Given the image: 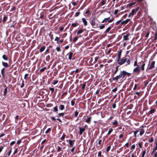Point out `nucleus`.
Masks as SVG:
<instances>
[{
	"label": "nucleus",
	"mask_w": 157,
	"mask_h": 157,
	"mask_svg": "<svg viewBox=\"0 0 157 157\" xmlns=\"http://www.w3.org/2000/svg\"><path fill=\"white\" fill-rule=\"evenodd\" d=\"M90 22L94 28H97L99 26V25L100 22L95 17H94L90 20Z\"/></svg>",
	"instance_id": "nucleus-1"
},
{
	"label": "nucleus",
	"mask_w": 157,
	"mask_h": 157,
	"mask_svg": "<svg viewBox=\"0 0 157 157\" xmlns=\"http://www.w3.org/2000/svg\"><path fill=\"white\" fill-rule=\"evenodd\" d=\"M132 74L131 73H129L127 72L124 71H121L119 75L115 77H113V78H124L126 77V76L129 77Z\"/></svg>",
	"instance_id": "nucleus-2"
},
{
	"label": "nucleus",
	"mask_w": 157,
	"mask_h": 157,
	"mask_svg": "<svg viewBox=\"0 0 157 157\" xmlns=\"http://www.w3.org/2000/svg\"><path fill=\"white\" fill-rule=\"evenodd\" d=\"M81 70V68H78L75 71H73V73L74 74L73 75V78L75 77L76 78H82L81 74H80L79 75V74H78V73Z\"/></svg>",
	"instance_id": "nucleus-3"
},
{
	"label": "nucleus",
	"mask_w": 157,
	"mask_h": 157,
	"mask_svg": "<svg viewBox=\"0 0 157 157\" xmlns=\"http://www.w3.org/2000/svg\"><path fill=\"white\" fill-rule=\"evenodd\" d=\"M125 57H123L122 58H120L117 59V63L119 65H122L125 62Z\"/></svg>",
	"instance_id": "nucleus-4"
},
{
	"label": "nucleus",
	"mask_w": 157,
	"mask_h": 157,
	"mask_svg": "<svg viewBox=\"0 0 157 157\" xmlns=\"http://www.w3.org/2000/svg\"><path fill=\"white\" fill-rule=\"evenodd\" d=\"M130 19H127L123 21H122L120 24V25L121 26L123 25H124L126 24H127L130 21Z\"/></svg>",
	"instance_id": "nucleus-5"
},
{
	"label": "nucleus",
	"mask_w": 157,
	"mask_h": 157,
	"mask_svg": "<svg viewBox=\"0 0 157 157\" xmlns=\"http://www.w3.org/2000/svg\"><path fill=\"white\" fill-rule=\"evenodd\" d=\"M140 67L139 66H138V67H137L136 68H135L133 71V72L137 75L139 74L140 72Z\"/></svg>",
	"instance_id": "nucleus-6"
},
{
	"label": "nucleus",
	"mask_w": 157,
	"mask_h": 157,
	"mask_svg": "<svg viewBox=\"0 0 157 157\" xmlns=\"http://www.w3.org/2000/svg\"><path fill=\"white\" fill-rule=\"evenodd\" d=\"M108 82L105 80H104L101 82V85L102 87H106L108 86Z\"/></svg>",
	"instance_id": "nucleus-7"
},
{
	"label": "nucleus",
	"mask_w": 157,
	"mask_h": 157,
	"mask_svg": "<svg viewBox=\"0 0 157 157\" xmlns=\"http://www.w3.org/2000/svg\"><path fill=\"white\" fill-rule=\"evenodd\" d=\"M155 61L152 62L150 66L148 67V69L149 70H151L154 68L155 67Z\"/></svg>",
	"instance_id": "nucleus-8"
},
{
	"label": "nucleus",
	"mask_w": 157,
	"mask_h": 157,
	"mask_svg": "<svg viewBox=\"0 0 157 157\" xmlns=\"http://www.w3.org/2000/svg\"><path fill=\"white\" fill-rule=\"evenodd\" d=\"M117 59H120L121 58V54L122 52V50L121 49H120L119 51H117Z\"/></svg>",
	"instance_id": "nucleus-9"
},
{
	"label": "nucleus",
	"mask_w": 157,
	"mask_h": 157,
	"mask_svg": "<svg viewBox=\"0 0 157 157\" xmlns=\"http://www.w3.org/2000/svg\"><path fill=\"white\" fill-rule=\"evenodd\" d=\"M75 141V140H69V144L70 145V147H73V145L74 144V142Z\"/></svg>",
	"instance_id": "nucleus-10"
},
{
	"label": "nucleus",
	"mask_w": 157,
	"mask_h": 157,
	"mask_svg": "<svg viewBox=\"0 0 157 157\" xmlns=\"http://www.w3.org/2000/svg\"><path fill=\"white\" fill-rule=\"evenodd\" d=\"M139 9V7L136 8V9H133L132 10L131 12V14L132 15H133L135 14L136 13V12Z\"/></svg>",
	"instance_id": "nucleus-11"
},
{
	"label": "nucleus",
	"mask_w": 157,
	"mask_h": 157,
	"mask_svg": "<svg viewBox=\"0 0 157 157\" xmlns=\"http://www.w3.org/2000/svg\"><path fill=\"white\" fill-rule=\"evenodd\" d=\"M79 134L80 135H81L82 134L83 132H84L85 130L83 128H82V127H79Z\"/></svg>",
	"instance_id": "nucleus-12"
},
{
	"label": "nucleus",
	"mask_w": 157,
	"mask_h": 157,
	"mask_svg": "<svg viewBox=\"0 0 157 157\" xmlns=\"http://www.w3.org/2000/svg\"><path fill=\"white\" fill-rule=\"evenodd\" d=\"M82 22L83 23L84 25L85 26H86L87 25V22L86 19L84 18H82Z\"/></svg>",
	"instance_id": "nucleus-13"
},
{
	"label": "nucleus",
	"mask_w": 157,
	"mask_h": 157,
	"mask_svg": "<svg viewBox=\"0 0 157 157\" xmlns=\"http://www.w3.org/2000/svg\"><path fill=\"white\" fill-rule=\"evenodd\" d=\"M92 119V117H88L87 119H86L85 120V122L89 124H90L91 121V119Z\"/></svg>",
	"instance_id": "nucleus-14"
},
{
	"label": "nucleus",
	"mask_w": 157,
	"mask_h": 157,
	"mask_svg": "<svg viewBox=\"0 0 157 157\" xmlns=\"http://www.w3.org/2000/svg\"><path fill=\"white\" fill-rule=\"evenodd\" d=\"M156 111V109H151L148 113L147 114L149 115L150 114H152L154 113Z\"/></svg>",
	"instance_id": "nucleus-15"
},
{
	"label": "nucleus",
	"mask_w": 157,
	"mask_h": 157,
	"mask_svg": "<svg viewBox=\"0 0 157 157\" xmlns=\"http://www.w3.org/2000/svg\"><path fill=\"white\" fill-rule=\"evenodd\" d=\"M118 121L117 120H115L114 122H112V124L114 126H118Z\"/></svg>",
	"instance_id": "nucleus-16"
},
{
	"label": "nucleus",
	"mask_w": 157,
	"mask_h": 157,
	"mask_svg": "<svg viewBox=\"0 0 157 157\" xmlns=\"http://www.w3.org/2000/svg\"><path fill=\"white\" fill-rule=\"evenodd\" d=\"M130 34L129 33L127 34L126 35H124L123 38H124V40H128V37L129 36Z\"/></svg>",
	"instance_id": "nucleus-17"
},
{
	"label": "nucleus",
	"mask_w": 157,
	"mask_h": 157,
	"mask_svg": "<svg viewBox=\"0 0 157 157\" xmlns=\"http://www.w3.org/2000/svg\"><path fill=\"white\" fill-rule=\"evenodd\" d=\"M106 2V0H101L99 4H100L101 6H103L104 5Z\"/></svg>",
	"instance_id": "nucleus-18"
},
{
	"label": "nucleus",
	"mask_w": 157,
	"mask_h": 157,
	"mask_svg": "<svg viewBox=\"0 0 157 157\" xmlns=\"http://www.w3.org/2000/svg\"><path fill=\"white\" fill-rule=\"evenodd\" d=\"M46 46L45 45L43 46L39 49V51L40 52H42L45 49Z\"/></svg>",
	"instance_id": "nucleus-19"
},
{
	"label": "nucleus",
	"mask_w": 157,
	"mask_h": 157,
	"mask_svg": "<svg viewBox=\"0 0 157 157\" xmlns=\"http://www.w3.org/2000/svg\"><path fill=\"white\" fill-rule=\"evenodd\" d=\"M113 27V26H112V27H111L110 26L105 31V32L104 33H108L109 31L111 30V28Z\"/></svg>",
	"instance_id": "nucleus-20"
},
{
	"label": "nucleus",
	"mask_w": 157,
	"mask_h": 157,
	"mask_svg": "<svg viewBox=\"0 0 157 157\" xmlns=\"http://www.w3.org/2000/svg\"><path fill=\"white\" fill-rule=\"evenodd\" d=\"M73 54V53L72 52H69V56H68V59H69L71 60L72 59Z\"/></svg>",
	"instance_id": "nucleus-21"
},
{
	"label": "nucleus",
	"mask_w": 157,
	"mask_h": 157,
	"mask_svg": "<svg viewBox=\"0 0 157 157\" xmlns=\"http://www.w3.org/2000/svg\"><path fill=\"white\" fill-rule=\"evenodd\" d=\"M84 31L83 29H79L77 33V34H79L82 33Z\"/></svg>",
	"instance_id": "nucleus-22"
},
{
	"label": "nucleus",
	"mask_w": 157,
	"mask_h": 157,
	"mask_svg": "<svg viewBox=\"0 0 157 157\" xmlns=\"http://www.w3.org/2000/svg\"><path fill=\"white\" fill-rule=\"evenodd\" d=\"M125 62H127V63L128 65H129L131 63V60H130L128 58H125Z\"/></svg>",
	"instance_id": "nucleus-23"
},
{
	"label": "nucleus",
	"mask_w": 157,
	"mask_h": 157,
	"mask_svg": "<svg viewBox=\"0 0 157 157\" xmlns=\"http://www.w3.org/2000/svg\"><path fill=\"white\" fill-rule=\"evenodd\" d=\"M78 25H79V24L76 23H72L71 25V26L73 27H75Z\"/></svg>",
	"instance_id": "nucleus-24"
},
{
	"label": "nucleus",
	"mask_w": 157,
	"mask_h": 157,
	"mask_svg": "<svg viewBox=\"0 0 157 157\" xmlns=\"http://www.w3.org/2000/svg\"><path fill=\"white\" fill-rule=\"evenodd\" d=\"M140 130V135L141 136L144 133V131L143 129H141Z\"/></svg>",
	"instance_id": "nucleus-25"
},
{
	"label": "nucleus",
	"mask_w": 157,
	"mask_h": 157,
	"mask_svg": "<svg viewBox=\"0 0 157 157\" xmlns=\"http://www.w3.org/2000/svg\"><path fill=\"white\" fill-rule=\"evenodd\" d=\"M2 64L3 66L6 67H9V65L8 64V63H7L4 62H2Z\"/></svg>",
	"instance_id": "nucleus-26"
},
{
	"label": "nucleus",
	"mask_w": 157,
	"mask_h": 157,
	"mask_svg": "<svg viewBox=\"0 0 157 157\" xmlns=\"http://www.w3.org/2000/svg\"><path fill=\"white\" fill-rule=\"evenodd\" d=\"M64 113H59L57 115V117H64Z\"/></svg>",
	"instance_id": "nucleus-27"
},
{
	"label": "nucleus",
	"mask_w": 157,
	"mask_h": 157,
	"mask_svg": "<svg viewBox=\"0 0 157 157\" xmlns=\"http://www.w3.org/2000/svg\"><path fill=\"white\" fill-rule=\"evenodd\" d=\"M64 109V106L63 105H60V106L59 107V109L62 110H63Z\"/></svg>",
	"instance_id": "nucleus-28"
},
{
	"label": "nucleus",
	"mask_w": 157,
	"mask_h": 157,
	"mask_svg": "<svg viewBox=\"0 0 157 157\" xmlns=\"http://www.w3.org/2000/svg\"><path fill=\"white\" fill-rule=\"evenodd\" d=\"M123 20V19L121 18L120 20L117 21L115 23V24L116 25H118L121 22V21Z\"/></svg>",
	"instance_id": "nucleus-29"
},
{
	"label": "nucleus",
	"mask_w": 157,
	"mask_h": 157,
	"mask_svg": "<svg viewBox=\"0 0 157 157\" xmlns=\"http://www.w3.org/2000/svg\"><path fill=\"white\" fill-rule=\"evenodd\" d=\"M61 148H62L61 147H60V146H58L57 147V152H59L60 151H62V152H63V150H61ZM62 154H63V152H62Z\"/></svg>",
	"instance_id": "nucleus-30"
},
{
	"label": "nucleus",
	"mask_w": 157,
	"mask_h": 157,
	"mask_svg": "<svg viewBox=\"0 0 157 157\" xmlns=\"http://www.w3.org/2000/svg\"><path fill=\"white\" fill-rule=\"evenodd\" d=\"M66 136V135L64 133H63V136L61 137V138L60 139V140H62V141L64 140Z\"/></svg>",
	"instance_id": "nucleus-31"
},
{
	"label": "nucleus",
	"mask_w": 157,
	"mask_h": 157,
	"mask_svg": "<svg viewBox=\"0 0 157 157\" xmlns=\"http://www.w3.org/2000/svg\"><path fill=\"white\" fill-rule=\"evenodd\" d=\"M113 131V129L112 128H111L109 129V130L108 132V133L107 134V135L109 136L110 135V134Z\"/></svg>",
	"instance_id": "nucleus-32"
},
{
	"label": "nucleus",
	"mask_w": 157,
	"mask_h": 157,
	"mask_svg": "<svg viewBox=\"0 0 157 157\" xmlns=\"http://www.w3.org/2000/svg\"><path fill=\"white\" fill-rule=\"evenodd\" d=\"M142 62L143 63V64L141 66V69L142 70V71H143L144 70V67L145 64L143 62V61H142Z\"/></svg>",
	"instance_id": "nucleus-33"
},
{
	"label": "nucleus",
	"mask_w": 157,
	"mask_h": 157,
	"mask_svg": "<svg viewBox=\"0 0 157 157\" xmlns=\"http://www.w3.org/2000/svg\"><path fill=\"white\" fill-rule=\"evenodd\" d=\"M139 131V130H138V129L136 131H132L130 132L129 133V134H131L132 132H133L134 133V134H136V133H137Z\"/></svg>",
	"instance_id": "nucleus-34"
},
{
	"label": "nucleus",
	"mask_w": 157,
	"mask_h": 157,
	"mask_svg": "<svg viewBox=\"0 0 157 157\" xmlns=\"http://www.w3.org/2000/svg\"><path fill=\"white\" fill-rule=\"evenodd\" d=\"M146 151L145 149H145L143 151L142 153V157H144L145 155L146 154Z\"/></svg>",
	"instance_id": "nucleus-35"
},
{
	"label": "nucleus",
	"mask_w": 157,
	"mask_h": 157,
	"mask_svg": "<svg viewBox=\"0 0 157 157\" xmlns=\"http://www.w3.org/2000/svg\"><path fill=\"white\" fill-rule=\"evenodd\" d=\"M137 84H135L134 86V87L133 88V90H135L136 89H137L138 90H139L140 89V87H137Z\"/></svg>",
	"instance_id": "nucleus-36"
},
{
	"label": "nucleus",
	"mask_w": 157,
	"mask_h": 157,
	"mask_svg": "<svg viewBox=\"0 0 157 157\" xmlns=\"http://www.w3.org/2000/svg\"><path fill=\"white\" fill-rule=\"evenodd\" d=\"M96 80H94V82L96 81L94 83V85L95 86H96V85H97L98 84V82H99V81H100L101 80V79H100V81H99V79H96Z\"/></svg>",
	"instance_id": "nucleus-37"
},
{
	"label": "nucleus",
	"mask_w": 157,
	"mask_h": 157,
	"mask_svg": "<svg viewBox=\"0 0 157 157\" xmlns=\"http://www.w3.org/2000/svg\"><path fill=\"white\" fill-rule=\"evenodd\" d=\"M36 43V40H33V42L32 43V45L31 46V48H33L34 46L35 45V44Z\"/></svg>",
	"instance_id": "nucleus-38"
},
{
	"label": "nucleus",
	"mask_w": 157,
	"mask_h": 157,
	"mask_svg": "<svg viewBox=\"0 0 157 157\" xmlns=\"http://www.w3.org/2000/svg\"><path fill=\"white\" fill-rule=\"evenodd\" d=\"M2 58L5 60H8V57L6 56V55H4L2 56Z\"/></svg>",
	"instance_id": "nucleus-39"
},
{
	"label": "nucleus",
	"mask_w": 157,
	"mask_h": 157,
	"mask_svg": "<svg viewBox=\"0 0 157 157\" xmlns=\"http://www.w3.org/2000/svg\"><path fill=\"white\" fill-rule=\"evenodd\" d=\"M136 1H137L138 2V3L139 4V5L141 6L142 5V2L143 1V0H135Z\"/></svg>",
	"instance_id": "nucleus-40"
},
{
	"label": "nucleus",
	"mask_w": 157,
	"mask_h": 157,
	"mask_svg": "<svg viewBox=\"0 0 157 157\" xmlns=\"http://www.w3.org/2000/svg\"><path fill=\"white\" fill-rule=\"evenodd\" d=\"M78 112L77 111V110H76L74 113V116L75 117H78Z\"/></svg>",
	"instance_id": "nucleus-41"
},
{
	"label": "nucleus",
	"mask_w": 157,
	"mask_h": 157,
	"mask_svg": "<svg viewBox=\"0 0 157 157\" xmlns=\"http://www.w3.org/2000/svg\"><path fill=\"white\" fill-rule=\"evenodd\" d=\"M67 94V92H65L63 94L61 97V99L63 98H64V95H66Z\"/></svg>",
	"instance_id": "nucleus-42"
},
{
	"label": "nucleus",
	"mask_w": 157,
	"mask_h": 157,
	"mask_svg": "<svg viewBox=\"0 0 157 157\" xmlns=\"http://www.w3.org/2000/svg\"><path fill=\"white\" fill-rule=\"evenodd\" d=\"M80 12H76L75 14L74 17H77L78 16L80 15Z\"/></svg>",
	"instance_id": "nucleus-43"
},
{
	"label": "nucleus",
	"mask_w": 157,
	"mask_h": 157,
	"mask_svg": "<svg viewBox=\"0 0 157 157\" xmlns=\"http://www.w3.org/2000/svg\"><path fill=\"white\" fill-rule=\"evenodd\" d=\"M49 90H51V94H52L54 91V89L53 88L49 87Z\"/></svg>",
	"instance_id": "nucleus-44"
},
{
	"label": "nucleus",
	"mask_w": 157,
	"mask_h": 157,
	"mask_svg": "<svg viewBox=\"0 0 157 157\" xmlns=\"http://www.w3.org/2000/svg\"><path fill=\"white\" fill-rule=\"evenodd\" d=\"M86 82H85L82 85V90H84L85 89V88L86 86Z\"/></svg>",
	"instance_id": "nucleus-45"
},
{
	"label": "nucleus",
	"mask_w": 157,
	"mask_h": 157,
	"mask_svg": "<svg viewBox=\"0 0 157 157\" xmlns=\"http://www.w3.org/2000/svg\"><path fill=\"white\" fill-rule=\"evenodd\" d=\"M60 38L58 37H56L55 40L57 41V43L59 44V40Z\"/></svg>",
	"instance_id": "nucleus-46"
},
{
	"label": "nucleus",
	"mask_w": 157,
	"mask_h": 157,
	"mask_svg": "<svg viewBox=\"0 0 157 157\" xmlns=\"http://www.w3.org/2000/svg\"><path fill=\"white\" fill-rule=\"evenodd\" d=\"M53 111L56 112H57L58 111V109L57 106H55L53 108Z\"/></svg>",
	"instance_id": "nucleus-47"
},
{
	"label": "nucleus",
	"mask_w": 157,
	"mask_h": 157,
	"mask_svg": "<svg viewBox=\"0 0 157 157\" xmlns=\"http://www.w3.org/2000/svg\"><path fill=\"white\" fill-rule=\"evenodd\" d=\"M50 55L47 56L45 58L46 60L47 61H48L50 59Z\"/></svg>",
	"instance_id": "nucleus-48"
},
{
	"label": "nucleus",
	"mask_w": 157,
	"mask_h": 157,
	"mask_svg": "<svg viewBox=\"0 0 157 157\" xmlns=\"http://www.w3.org/2000/svg\"><path fill=\"white\" fill-rule=\"evenodd\" d=\"M56 50H57V51L58 52H60L61 51V49L60 48V47H57L56 48Z\"/></svg>",
	"instance_id": "nucleus-49"
},
{
	"label": "nucleus",
	"mask_w": 157,
	"mask_h": 157,
	"mask_svg": "<svg viewBox=\"0 0 157 157\" xmlns=\"http://www.w3.org/2000/svg\"><path fill=\"white\" fill-rule=\"evenodd\" d=\"M105 27V24H102L101 25L99 26V28L100 29H103Z\"/></svg>",
	"instance_id": "nucleus-50"
},
{
	"label": "nucleus",
	"mask_w": 157,
	"mask_h": 157,
	"mask_svg": "<svg viewBox=\"0 0 157 157\" xmlns=\"http://www.w3.org/2000/svg\"><path fill=\"white\" fill-rule=\"evenodd\" d=\"M51 129L50 128H49L45 132V134H47L49 133L51 131Z\"/></svg>",
	"instance_id": "nucleus-51"
},
{
	"label": "nucleus",
	"mask_w": 157,
	"mask_h": 157,
	"mask_svg": "<svg viewBox=\"0 0 157 157\" xmlns=\"http://www.w3.org/2000/svg\"><path fill=\"white\" fill-rule=\"evenodd\" d=\"M49 49L48 48H47L45 52H44V54L46 55L47 54L49 53Z\"/></svg>",
	"instance_id": "nucleus-52"
},
{
	"label": "nucleus",
	"mask_w": 157,
	"mask_h": 157,
	"mask_svg": "<svg viewBox=\"0 0 157 157\" xmlns=\"http://www.w3.org/2000/svg\"><path fill=\"white\" fill-rule=\"evenodd\" d=\"M11 152V150H10L9 151V153L8 154H6V156L5 157H8L10 155Z\"/></svg>",
	"instance_id": "nucleus-53"
},
{
	"label": "nucleus",
	"mask_w": 157,
	"mask_h": 157,
	"mask_svg": "<svg viewBox=\"0 0 157 157\" xmlns=\"http://www.w3.org/2000/svg\"><path fill=\"white\" fill-rule=\"evenodd\" d=\"M58 82V80H54L53 81L52 84H53L54 85H55Z\"/></svg>",
	"instance_id": "nucleus-54"
},
{
	"label": "nucleus",
	"mask_w": 157,
	"mask_h": 157,
	"mask_svg": "<svg viewBox=\"0 0 157 157\" xmlns=\"http://www.w3.org/2000/svg\"><path fill=\"white\" fill-rule=\"evenodd\" d=\"M111 147V146L110 145H109L107 147V149H106V151L108 152H109V151L110 150V148Z\"/></svg>",
	"instance_id": "nucleus-55"
},
{
	"label": "nucleus",
	"mask_w": 157,
	"mask_h": 157,
	"mask_svg": "<svg viewBox=\"0 0 157 157\" xmlns=\"http://www.w3.org/2000/svg\"><path fill=\"white\" fill-rule=\"evenodd\" d=\"M78 37L77 36H75L73 39V42H75L78 39Z\"/></svg>",
	"instance_id": "nucleus-56"
},
{
	"label": "nucleus",
	"mask_w": 157,
	"mask_h": 157,
	"mask_svg": "<svg viewBox=\"0 0 157 157\" xmlns=\"http://www.w3.org/2000/svg\"><path fill=\"white\" fill-rule=\"evenodd\" d=\"M7 16H6V15H4V17H3L2 21L3 22L5 21H6V19H7Z\"/></svg>",
	"instance_id": "nucleus-57"
},
{
	"label": "nucleus",
	"mask_w": 157,
	"mask_h": 157,
	"mask_svg": "<svg viewBox=\"0 0 157 157\" xmlns=\"http://www.w3.org/2000/svg\"><path fill=\"white\" fill-rule=\"evenodd\" d=\"M46 69V67H44L43 68H42L40 69V71L41 72H44Z\"/></svg>",
	"instance_id": "nucleus-58"
},
{
	"label": "nucleus",
	"mask_w": 157,
	"mask_h": 157,
	"mask_svg": "<svg viewBox=\"0 0 157 157\" xmlns=\"http://www.w3.org/2000/svg\"><path fill=\"white\" fill-rule=\"evenodd\" d=\"M108 20L106 18H104L101 21V23H104L105 22H106L107 21H108Z\"/></svg>",
	"instance_id": "nucleus-59"
},
{
	"label": "nucleus",
	"mask_w": 157,
	"mask_h": 157,
	"mask_svg": "<svg viewBox=\"0 0 157 157\" xmlns=\"http://www.w3.org/2000/svg\"><path fill=\"white\" fill-rule=\"evenodd\" d=\"M136 4V2H133L132 3H129V4H128V5L130 6H132L133 5H135Z\"/></svg>",
	"instance_id": "nucleus-60"
},
{
	"label": "nucleus",
	"mask_w": 157,
	"mask_h": 157,
	"mask_svg": "<svg viewBox=\"0 0 157 157\" xmlns=\"http://www.w3.org/2000/svg\"><path fill=\"white\" fill-rule=\"evenodd\" d=\"M119 66H117L116 67V69H115V70L114 71V73H116L118 71V67H119Z\"/></svg>",
	"instance_id": "nucleus-61"
},
{
	"label": "nucleus",
	"mask_w": 157,
	"mask_h": 157,
	"mask_svg": "<svg viewBox=\"0 0 157 157\" xmlns=\"http://www.w3.org/2000/svg\"><path fill=\"white\" fill-rule=\"evenodd\" d=\"M142 144H143V142H142L139 143L138 145H139V146L140 148H142Z\"/></svg>",
	"instance_id": "nucleus-62"
},
{
	"label": "nucleus",
	"mask_w": 157,
	"mask_h": 157,
	"mask_svg": "<svg viewBox=\"0 0 157 157\" xmlns=\"http://www.w3.org/2000/svg\"><path fill=\"white\" fill-rule=\"evenodd\" d=\"M90 11L89 10H87L85 12V13L86 14H87L88 16L91 13H90Z\"/></svg>",
	"instance_id": "nucleus-63"
},
{
	"label": "nucleus",
	"mask_w": 157,
	"mask_h": 157,
	"mask_svg": "<svg viewBox=\"0 0 157 157\" xmlns=\"http://www.w3.org/2000/svg\"><path fill=\"white\" fill-rule=\"evenodd\" d=\"M148 83V81H146L144 82V84L145 86H146L147 85Z\"/></svg>",
	"instance_id": "nucleus-64"
}]
</instances>
